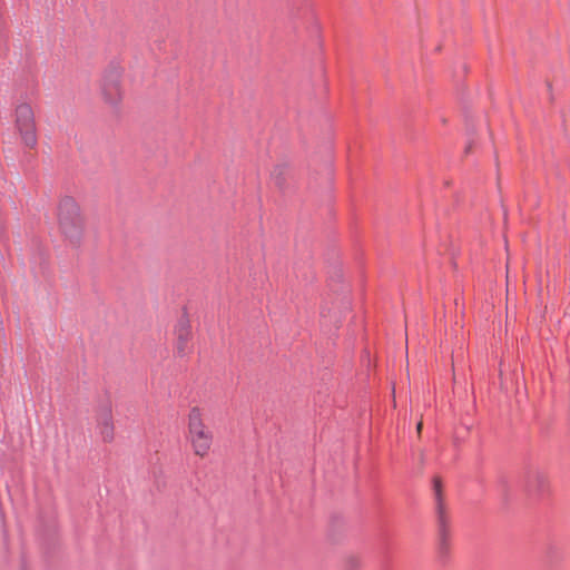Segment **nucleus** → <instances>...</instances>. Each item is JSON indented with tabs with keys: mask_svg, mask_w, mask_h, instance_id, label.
<instances>
[{
	"mask_svg": "<svg viewBox=\"0 0 570 570\" xmlns=\"http://www.w3.org/2000/svg\"><path fill=\"white\" fill-rule=\"evenodd\" d=\"M187 440L193 453L204 459L209 455L214 443V434L204 419L199 406H193L187 415Z\"/></svg>",
	"mask_w": 570,
	"mask_h": 570,
	"instance_id": "nucleus-1",
	"label": "nucleus"
},
{
	"mask_svg": "<svg viewBox=\"0 0 570 570\" xmlns=\"http://www.w3.org/2000/svg\"><path fill=\"white\" fill-rule=\"evenodd\" d=\"M58 225L62 235L72 244L79 243L85 230V220L77 202L70 197L60 200Z\"/></svg>",
	"mask_w": 570,
	"mask_h": 570,
	"instance_id": "nucleus-2",
	"label": "nucleus"
},
{
	"mask_svg": "<svg viewBox=\"0 0 570 570\" xmlns=\"http://www.w3.org/2000/svg\"><path fill=\"white\" fill-rule=\"evenodd\" d=\"M13 128L20 142L28 149L36 148L38 144L37 124L30 104L19 102L13 111Z\"/></svg>",
	"mask_w": 570,
	"mask_h": 570,
	"instance_id": "nucleus-3",
	"label": "nucleus"
},
{
	"mask_svg": "<svg viewBox=\"0 0 570 570\" xmlns=\"http://www.w3.org/2000/svg\"><path fill=\"white\" fill-rule=\"evenodd\" d=\"M121 69L116 66H111L104 71L100 80V96L105 104L114 107L121 101Z\"/></svg>",
	"mask_w": 570,
	"mask_h": 570,
	"instance_id": "nucleus-4",
	"label": "nucleus"
},
{
	"mask_svg": "<svg viewBox=\"0 0 570 570\" xmlns=\"http://www.w3.org/2000/svg\"><path fill=\"white\" fill-rule=\"evenodd\" d=\"M97 429L101 440L110 443L115 439V424L110 407H105L97 415Z\"/></svg>",
	"mask_w": 570,
	"mask_h": 570,
	"instance_id": "nucleus-5",
	"label": "nucleus"
},
{
	"mask_svg": "<svg viewBox=\"0 0 570 570\" xmlns=\"http://www.w3.org/2000/svg\"><path fill=\"white\" fill-rule=\"evenodd\" d=\"M174 332L177 338V351L180 355H184L186 353L187 345L191 336V327L189 320L186 316H181L177 321Z\"/></svg>",
	"mask_w": 570,
	"mask_h": 570,
	"instance_id": "nucleus-6",
	"label": "nucleus"
},
{
	"mask_svg": "<svg viewBox=\"0 0 570 570\" xmlns=\"http://www.w3.org/2000/svg\"><path fill=\"white\" fill-rule=\"evenodd\" d=\"M527 489L531 495H544L550 490L549 478L547 476V474L542 472H533L532 474L529 475Z\"/></svg>",
	"mask_w": 570,
	"mask_h": 570,
	"instance_id": "nucleus-7",
	"label": "nucleus"
},
{
	"mask_svg": "<svg viewBox=\"0 0 570 570\" xmlns=\"http://www.w3.org/2000/svg\"><path fill=\"white\" fill-rule=\"evenodd\" d=\"M435 511L438 519L439 535L443 541H445L446 538L450 537V531L449 519L446 515L445 504L443 501H440V503H435Z\"/></svg>",
	"mask_w": 570,
	"mask_h": 570,
	"instance_id": "nucleus-8",
	"label": "nucleus"
},
{
	"mask_svg": "<svg viewBox=\"0 0 570 570\" xmlns=\"http://www.w3.org/2000/svg\"><path fill=\"white\" fill-rule=\"evenodd\" d=\"M433 487H434L435 503H440V501H443L441 481L439 479H434Z\"/></svg>",
	"mask_w": 570,
	"mask_h": 570,
	"instance_id": "nucleus-9",
	"label": "nucleus"
},
{
	"mask_svg": "<svg viewBox=\"0 0 570 570\" xmlns=\"http://www.w3.org/2000/svg\"><path fill=\"white\" fill-rule=\"evenodd\" d=\"M439 540H440V549H441V551H442V552H446V551H448V549H449V537L446 538V540H445V541H443V540L441 539V537L439 535Z\"/></svg>",
	"mask_w": 570,
	"mask_h": 570,
	"instance_id": "nucleus-10",
	"label": "nucleus"
},
{
	"mask_svg": "<svg viewBox=\"0 0 570 570\" xmlns=\"http://www.w3.org/2000/svg\"><path fill=\"white\" fill-rule=\"evenodd\" d=\"M283 169H284L283 167L275 168V170L273 171V176L278 179V177L281 176Z\"/></svg>",
	"mask_w": 570,
	"mask_h": 570,
	"instance_id": "nucleus-11",
	"label": "nucleus"
},
{
	"mask_svg": "<svg viewBox=\"0 0 570 570\" xmlns=\"http://www.w3.org/2000/svg\"><path fill=\"white\" fill-rule=\"evenodd\" d=\"M422 425H423V423H422V421H420V422L417 423V425H416V431H417V433H421Z\"/></svg>",
	"mask_w": 570,
	"mask_h": 570,
	"instance_id": "nucleus-12",
	"label": "nucleus"
}]
</instances>
